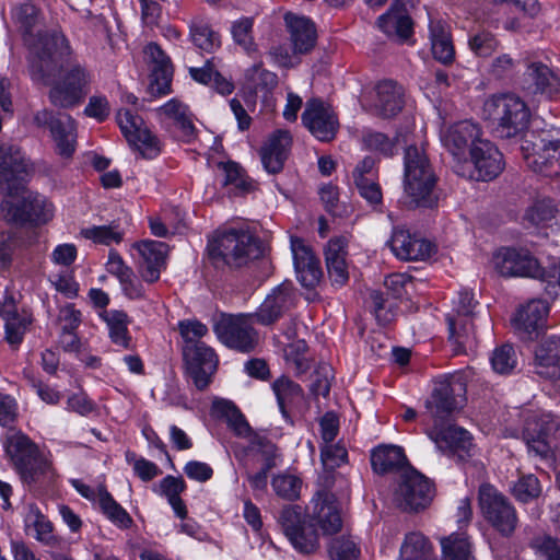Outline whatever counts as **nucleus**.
<instances>
[{"label":"nucleus","instance_id":"f257e3e1","mask_svg":"<svg viewBox=\"0 0 560 560\" xmlns=\"http://www.w3.org/2000/svg\"><path fill=\"white\" fill-rule=\"evenodd\" d=\"M11 18L23 40L37 50L42 77H49L50 63L55 62V56L65 57L71 54L69 40L58 30L42 32L39 28L44 20L42 10L31 2L15 5Z\"/></svg>","mask_w":560,"mask_h":560},{"label":"nucleus","instance_id":"f03ea898","mask_svg":"<svg viewBox=\"0 0 560 560\" xmlns=\"http://www.w3.org/2000/svg\"><path fill=\"white\" fill-rule=\"evenodd\" d=\"M494 269L503 277H529L546 283L544 290L552 299L560 298V259L541 267L528 250L504 247L492 259Z\"/></svg>","mask_w":560,"mask_h":560},{"label":"nucleus","instance_id":"7ed1b4c3","mask_svg":"<svg viewBox=\"0 0 560 560\" xmlns=\"http://www.w3.org/2000/svg\"><path fill=\"white\" fill-rule=\"evenodd\" d=\"M3 447L24 483L28 486L36 483L49 485L56 479L57 474L52 463L24 433L18 432L8 435L3 442Z\"/></svg>","mask_w":560,"mask_h":560},{"label":"nucleus","instance_id":"20e7f679","mask_svg":"<svg viewBox=\"0 0 560 560\" xmlns=\"http://www.w3.org/2000/svg\"><path fill=\"white\" fill-rule=\"evenodd\" d=\"M207 249L215 268H241L262 255L259 240L245 229L218 231Z\"/></svg>","mask_w":560,"mask_h":560},{"label":"nucleus","instance_id":"39448f33","mask_svg":"<svg viewBox=\"0 0 560 560\" xmlns=\"http://www.w3.org/2000/svg\"><path fill=\"white\" fill-rule=\"evenodd\" d=\"M438 178L422 148L409 145L404 154V191L418 207L436 205Z\"/></svg>","mask_w":560,"mask_h":560},{"label":"nucleus","instance_id":"423d86ee","mask_svg":"<svg viewBox=\"0 0 560 560\" xmlns=\"http://www.w3.org/2000/svg\"><path fill=\"white\" fill-rule=\"evenodd\" d=\"M483 116L492 122L497 137L513 139L522 136L528 128L530 112L518 96L499 94L486 100Z\"/></svg>","mask_w":560,"mask_h":560},{"label":"nucleus","instance_id":"0eeeda50","mask_svg":"<svg viewBox=\"0 0 560 560\" xmlns=\"http://www.w3.org/2000/svg\"><path fill=\"white\" fill-rule=\"evenodd\" d=\"M0 209L8 223L32 228L48 223L55 213L54 205L38 192H28L18 201L4 199Z\"/></svg>","mask_w":560,"mask_h":560},{"label":"nucleus","instance_id":"6e6552de","mask_svg":"<svg viewBox=\"0 0 560 560\" xmlns=\"http://www.w3.org/2000/svg\"><path fill=\"white\" fill-rule=\"evenodd\" d=\"M478 503L483 518L502 536H511L518 524L512 502L495 487L483 483L479 487Z\"/></svg>","mask_w":560,"mask_h":560},{"label":"nucleus","instance_id":"1a4fd4ad","mask_svg":"<svg viewBox=\"0 0 560 560\" xmlns=\"http://www.w3.org/2000/svg\"><path fill=\"white\" fill-rule=\"evenodd\" d=\"M476 305L474 293L463 290L458 293L457 301L454 302L453 313L446 315L450 340L454 343L456 353L472 350L477 345V336L471 323Z\"/></svg>","mask_w":560,"mask_h":560},{"label":"nucleus","instance_id":"9d476101","mask_svg":"<svg viewBox=\"0 0 560 560\" xmlns=\"http://www.w3.org/2000/svg\"><path fill=\"white\" fill-rule=\"evenodd\" d=\"M526 165L544 176L560 175V141L548 133L524 139L521 145Z\"/></svg>","mask_w":560,"mask_h":560},{"label":"nucleus","instance_id":"9b49d317","mask_svg":"<svg viewBox=\"0 0 560 560\" xmlns=\"http://www.w3.org/2000/svg\"><path fill=\"white\" fill-rule=\"evenodd\" d=\"M434 497L433 483L415 468L407 466L399 475L394 501L402 511L418 512L425 509Z\"/></svg>","mask_w":560,"mask_h":560},{"label":"nucleus","instance_id":"f8f14e48","mask_svg":"<svg viewBox=\"0 0 560 560\" xmlns=\"http://www.w3.org/2000/svg\"><path fill=\"white\" fill-rule=\"evenodd\" d=\"M468 156L469 164L454 165L456 174L462 177L488 182L498 177L504 168L502 153L489 140L477 142Z\"/></svg>","mask_w":560,"mask_h":560},{"label":"nucleus","instance_id":"ddd939ff","mask_svg":"<svg viewBox=\"0 0 560 560\" xmlns=\"http://www.w3.org/2000/svg\"><path fill=\"white\" fill-rule=\"evenodd\" d=\"M253 319V314L222 315L214 324L213 330L226 347L247 353L258 345V332L252 325Z\"/></svg>","mask_w":560,"mask_h":560},{"label":"nucleus","instance_id":"4468645a","mask_svg":"<svg viewBox=\"0 0 560 560\" xmlns=\"http://www.w3.org/2000/svg\"><path fill=\"white\" fill-rule=\"evenodd\" d=\"M466 392V385L460 376L444 377L435 382L425 408L434 423H444L454 411L460 407L458 397Z\"/></svg>","mask_w":560,"mask_h":560},{"label":"nucleus","instance_id":"2eb2a0df","mask_svg":"<svg viewBox=\"0 0 560 560\" xmlns=\"http://www.w3.org/2000/svg\"><path fill=\"white\" fill-rule=\"evenodd\" d=\"M91 73L80 63H72L49 92L50 102L59 107H71L89 93Z\"/></svg>","mask_w":560,"mask_h":560},{"label":"nucleus","instance_id":"dca6fc26","mask_svg":"<svg viewBox=\"0 0 560 560\" xmlns=\"http://www.w3.org/2000/svg\"><path fill=\"white\" fill-rule=\"evenodd\" d=\"M556 424L549 416L529 412L525 416L522 440L529 456L539 459H550L553 456L551 434Z\"/></svg>","mask_w":560,"mask_h":560},{"label":"nucleus","instance_id":"f3484780","mask_svg":"<svg viewBox=\"0 0 560 560\" xmlns=\"http://www.w3.org/2000/svg\"><path fill=\"white\" fill-rule=\"evenodd\" d=\"M119 128L128 143L144 159H154L161 148L159 139L144 127L142 117L130 109H119L116 115Z\"/></svg>","mask_w":560,"mask_h":560},{"label":"nucleus","instance_id":"a211bd4d","mask_svg":"<svg viewBox=\"0 0 560 560\" xmlns=\"http://www.w3.org/2000/svg\"><path fill=\"white\" fill-rule=\"evenodd\" d=\"M279 523L295 550L305 555L316 551L318 535L311 525L306 526L301 506H285L280 513Z\"/></svg>","mask_w":560,"mask_h":560},{"label":"nucleus","instance_id":"6ab92c4d","mask_svg":"<svg viewBox=\"0 0 560 560\" xmlns=\"http://www.w3.org/2000/svg\"><path fill=\"white\" fill-rule=\"evenodd\" d=\"M37 127H47L56 142L58 154L70 158L75 151V120L68 114L55 115L51 110L40 109L34 114Z\"/></svg>","mask_w":560,"mask_h":560},{"label":"nucleus","instance_id":"aec40b11","mask_svg":"<svg viewBox=\"0 0 560 560\" xmlns=\"http://www.w3.org/2000/svg\"><path fill=\"white\" fill-rule=\"evenodd\" d=\"M28 162L18 147L0 144V192L16 195L28 175Z\"/></svg>","mask_w":560,"mask_h":560},{"label":"nucleus","instance_id":"412c9836","mask_svg":"<svg viewBox=\"0 0 560 560\" xmlns=\"http://www.w3.org/2000/svg\"><path fill=\"white\" fill-rule=\"evenodd\" d=\"M482 131L472 120H460L450 126L442 133V142L456 160L455 165L469 164L468 155L477 142L482 141Z\"/></svg>","mask_w":560,"mask_h":560},{"label":"nucleus","instance_id":"4be33fe9","mask_svg":"<svg viewBox=\"0 0 560 560\" xmlns=\"http://www.w3.org/2000/svg\"><path fill=\"white\" fill-rule=\"evenodd\" d=\"M427 434L438 450L448 457L463 462L471 456L472 439L469 432L463 428L434 423Z\"/></svg>","mask_w":560,"mask_h":560},{"label":"nucleus","instance_id":"5701e85b","mask_svg":"<svg viewBox=\"0 0 560 560\" xmlns=\"http://www.w3.org/2000/svg\"><path fill=\"white\" fill-rule=\"evenodd\" d=\"M183 357L195 386L200 390L207 388L218 365V357L213 349L206 343L185 345Z\"/></svg>","mask_w":560,"mask_h":560},{"label":"nucleus","instance_id":"b1692460","mask_svg":"<svg viewBox=\"0 0 560 560\" xmlns=\"http://www.w3.org/2000/svg\"><path fill=\"white\" fill-rule=\"evenodd\" d=\"M302 122L316 139L325 142L331 141L339 128L334 109L318 98L307 101Z\"/></svg>","mask_w":560,"mask_h":560},{"label":"nucleus","instance_id":"393cba45","mask_svg":"<svg viewBox=\"0 0 560 560\" xmlns=\"http://www.w3.org/2000/svg\"><path fill=\"white\" fill-rule=\"evenodd\" d=\"M133 247L139 255L137 268L140 277L147 283L156 282L166 268L168 246L160 241L144 240Z\"/></svg>","mask_w":560,"mask_h":560},{"label":"nucleus","instance_id":"a878e982","mask_svg":"<svg viewBox=\"0 0 560 560\" xmlns=\"http://www.w3.org/2000/svg\"><path fill=\"white\" fill-rule=\"evenodd\" d=\"M296 295L292 282L284 281L266 296L253 315L257 323L271 325L293 307Z\"/></svg>","mask_w":560,"mask_h":560},{"label":"nucleus","instance_id":"bb28decb","mask_svg":"<svg viewBox=\"0 0 560 560\" xmlns=\"http://www.w3.org/2000/svg\"><path fill=\"white\" fill-rule=\"evenodd\" d=\"M143 52L145 60L151 65V93L160 96L171 93L174 72L171 58L156 43L148 44Z\"/></svg>","mask_w":560,"mask_h":560},{"label":"nucleus","instance_id":"cd10ccee","mask_svg":"<svg viewBox=\"0 0 560 560\" xmlns=\"http://www.w3.org/2000/svg\"><path fill=\"white\" fill-rule=\"evenodd\" d=\"M393 254L400 260H425L435 253L430 241L397 228L388 242Z\"/></svg>","mask_w":560,"mask_h":560},{"label":"nucleus","instance_id":"c85d7f7f","mask_svg":"<svg viewBox=\"0 0 560 560\" xmlns=\"http://www.w3.org/2000/svg\"><path fill=\"white\" fill-rule=\"evenodd\" d=\"M548 313L549 304L546 301L533 299L517 310L513 325L523 338L532 340L545 327Z\"/></svg>","mask_w":560,"mask_h":560},{"label":"nucleus","instance_id":"c756f323","mask_svg":"<svg viewBox=\"0 0 560 560\" xmlns=\"http://www.w3.org/2000/svg\"><path fill=\"white\" fill-rule=\"evenodd\" d=\"M312 521L324 535H335L341 530L342 518L336 497L328 491H319L313 499Z\"/></svg>","mask_w":560,"mask_h":560},{"label":"nucleus","instance_id":"7c9ffc66","mask_svg":"<svg viewBox=\"0 0 560 560\" xmlns=\"http://www.w3.org/2000/svg\"><path fill=\"white\" fill-rule=\"evenodd\" d=\"M404 106V91L393 80H383L374 88V96L371 110L382 118L396 116Z\"/></svg>","mask_w":560,"mask_h":560},{"label":"nucleus","instance_id":"2f4dec72","mask_svg":"<svg viewBox=\"0 0 560 560\" xmlns=\"http://www.w3.org/2000/svg\"><path fill=\"white\" fill-rule=\"evenodd\" d=\"M347 246V238L337 236L329 240L325 247L326 268L329 280L335 287H343L349 280Z\"/></svg>","mask_w":560,"mask_h":560},{"label":"nucleus","instance_id":"473e14b6","mask_svg":"<svg viewBox=\"0 0 560 560\" xmlns=\"http://www.w3.org/2000/svg\"><path fill=\"white\" fill-rule=\"evenodd\" d=\"M292 138L285 130L275 131L260 149L264 168L270 174L280 173L288 159Z\"/></svg>","mask_w":560,"mask_h":560},{"label":"nucleus","instance_id":"72a5a7b5","mask_svg":"<svg viewBox=\"0 0 560 560\" xmlns=\"http://www.w3.org/2000/svg\"><path fill=\"white\" fill-rule=\"evenodd\" d=\"M535 372L547 380L560 377L559 336H548L538 343L535 350Z\"/></svg>","mask_w":560,"mask_h":560},{"label":"nucleus","instance_id":"f704fd0d","mask_svg":"<svg viewBox=\"0 0 560 560\" xmlns=\"http://www.w3.org/2000/svg\"><path fill=\"white\" fill-rule=\"evenodd\" d=\"M0 316L4 320L5 340L13 347H19L32 323V316L27 312H19L12 295L4 299L0 307Z\"/></svg>","mask_w":560,"mask_h":560},{"label":"nucleus","instance_id":"c9c22d12","mask_svg":"<svg viewBox=\"0 0 560 560\" xmlns=\"http://www.w3.org/2000/svg\"><path fill=\"white\" fill-rule=\"evenodd\" d=\"M159 117H165L173 120L174 127L177 131V137L185 142H190L196 137V127L192 121V115L188 106L172 98L163 106L155 109Z\"/></svg>","mask_w":560,"mask_h":560},{"label":"nucleus","instance_id":"e433bc0d","mask_svg":"<svg viewBox=\"0 0 560 560\" xmlns=\"http://www.w3.org/2000/svg\"><path fill=\"white\" fill-rule=\"evenodd\" d=\"M284 22L295 54L308 52L316 43V30L310 19L287 13Z\"/></svg>","mask_w":560,"mask_h":560},{"label":"nucleus","instance_id":"4c0bfd02","mask_svg":"<svg viewBox=\"0 0 560 560\" xmlns=\"http://www.w3.org/2000/svg\"><path fill=\"white\" fill-rule=\"evenodd\" d=\"M380 30L389 38L407 40L412 35V21L406 9L393 5L377 20Z\"/></svg>","mask_w":560,"mask_h":560},{"label":"nucleus","instance_id":"58836bf2","mask_svg":"<svg viewBox=\"0 0 560 560\" xmlns=\"http://www.w3.org/2000/svg\"><path fill=\"white\" fill-rule=\"evenodd\" d=\"M429 34L434 59L443 65L452 63L455 58V49L448 27L442 21L431 20Z\"/></svg>","mask_w":560,"mask_h":560},{"label":"nucleus","instance_id":"ea45409f","mask_svg":"<svg viewBox=\"0 0 560 560\" xmlns=\"http://www.w3.org/2000/svg\"><path fill=\"white\" fill-rule=\"evenodd\" d=\"M371 465L375 472L383 475L404 468L407 465V458L402 447L383 445L373 450Z\"/></svg>","mask_w":560,"mask_h":560},{"label":"nucleus","instance_id":"a19ab883","mask_svg":"<svg viewBox=\"0 0 560 560\" xmlns=\"http://www.w3.org/2000/svg\"><path fill=\"white\" fill-rule=\"evenodd\" d=\"M525 75L527 80L532 81L528 89L533 93H545L551 95L560 92V78L548 66L541 62L530 63Z\"/></svg>","mask_w":560,"mask_h":560},{"label":"nucleus","instance_id":"79ce46f5","mask_svg":"<svg viewBox=\"0 0 560 560\" xmlns=\"http://www.w3.org/2000/svg\"><path fill=\"white\" fill-rule=\"evenodd\" d=\"M101 317L106 323L110 341L122 349H130L132 338L128 330L127 313L118 310H104Z\"/></svg>","mask_w":560,"mask_h":560},{"label":"nucleus","instance_id":"37998d69","mask_svg":"<svg viewBox=\"0 0 560 560\" xmlns=\"http://www.w3.org/2000/svg\"><path fill=\"white\" fill-rule=\"evenodd\" d=\"M189 37L201 50L212 52L221 46V37L203 16H195L189 23Z\"/></svg>","mask_w":560,"mask_h":560},{"label":"nucleus","instance_id":"c03bdc74","mask_svg":"<svg viewBox=\"0 0 560 560\" xmlns=\"http://www.w3.org/2000/svg\"><path fill=\"white\" fill-rule=\"evenodd\" d=\"M97 503L103 514L117 527L127 529L132 525L129 513L113 498L105 485L97 487Z\"/></svg>","mask_w":560,"mask_h":560},{"label":"nucleus","instance_id":"a18cd8bd","mask_svg":"<svg viewBox=\"0 0 560 560\" xmlns=\"http://www.w3.org/2000/svg\"><path fill=\"white\" fill-rule=\"evenodd\" d=\"M25 529L33 528L34 538L45 545L54 541L52 523L42 513L39 508L31 503L27 505V512L24 516Z\"/></svg>","mask_w":560,"mask_h":560},{"label":"nucleus","instance_id":"49530a36","mask_svg":"<svg viewBox=\"0 0 560 560\" xmlns=\"http://www.w3.org/2000/svg\"><path fill=\"white\" fill-rule=\"evenodd\" d=\"M442 560H476L471 544L463 533H454L441 539Z\"/></svg>","mask_w":560,"mask_h":560},{"label":"nucleus","instance_id":"de8ad7c7","mask_svg":"<svg viewBox=\"0 0 560 560\" xmlns=\"http://www.w3.org/2000/svg\"><path fill=\"white\" fill-rule=\"evenodd\" d=\"M432 546L430 541L417 532L405 536L400 547V560H431Z\"/></svg>","mask_w":560,"mask_h":560},{"label":"nucleus","instance_id":"09e8293b","mask_svg":"<svg viewBox=\"0 0 560 560\" xmlns=\"http://www.w3.org/2000/svg\"><path fill=\"white\" fill-rule=\"evenodd\" d=\"M272 389L283 415L285 413L287 406L301 400L303 397L302 387L284 375L273 382Z\"/></svg>","mask_w":560,"mask_h":560},{"label":"nucleus","instance_id":"8fccbe9b","mask_svg":"<svg viewBox=\"0 0 560 560\" xmlns=\"http://www.w3.org/2000/svg\"><path fill=\"white\" fill-rule=\"evenodd\" d=\"M302 485V479L289 471L280 472L271 479V487L276 494L288 501L300 498Z\"/></svg>","mask_w":560,"mask_h":560},{"label":"nucleus","instance_id":"3c124183","mask_svg":"<svg viewBox=\"0 0 560 560\" xmlns=\"http://www.w3.org/2000/svg\"><path fill=\"white\" fill-rule=\"evenodd\" d=\"M397 137L389 138L387 135L368 130L363 133L362 142L365 150L376 152L385 158H390L397 150Z\"/></svg>","mask_w":560,"mask_h":560},{"label":"nucleus","instance_id":"603ef678","mask_svg":"<svg viewBox=\"0 0 560 560\" xmlns=\"http://www.w3.org/2000/svg\"><path fill=\"white\" fill-rule=\"evenodd\" d=\"M26 242L21 232L0 233V270H8L18 249L24 247Z\"/></svg>","mask_w":560,"mask_h":560},{"label":"nucleus","instance_id":"864d4df0","mask_svg":"<svg viewBox=\"0 0 560 560\" xmlns=\"http://www.w3.org/2000/svg\"><path fill=\"white\" fill-rule=\"evenodd\" d=\"M559 212L558 205L550 198L536 200L525 213L524 219L533 225H540L550 222Z\"/></svg>","mask_w":560,"mask_h":560},{"label":"nucleus","instance_id":"5fc2aeb1","mask_svg":"<svg viewBox=\"0 0 560 560\" xmlns=\"http://www.w3.org/2000/svg\"><path fill=\"white\" fill-rule=\"evenodd\" d=\"M287 363L294 368L295 374L306 373L311 368V360L307 357L308 346L304 340H296L283 349Z\"/></svg>","mask_w":560,"mask_h":560},{"label":"nucleus","instance_id":"6e6d98bb","mask_svg":"<svg viewBox=\"0 0 560 560\" xmlns=\"http://www.w3.org/2000/svg\"><path fill=\"white\" fill-rule=\"evenodd\" d=\"M492 369L498 374H510L517 365V357L511 345H502L493 350L490 359Z\"/></svg>","mask_w":560,"mask_h":560},{"label":"nucleus","instance_id":"4d7b16f0","mask_svg":"<svg viewBox=\"0 0 560 560\" xmlns=\"http://www.w3.org/2000/svg\"><path fill=\"white\" fill-rule=\"evenodd\" d=\"M221 410L228 427L236 436L245 439L253 431L244 415L234 404L224 401Z\"/></svg>","mask_w":560,"mask_h":560},{"label":"nucleus","instance_id":"13d9d810","mask_svg":"<svg viewBox=\"0 0 560 560\" xmlns=\"http://www.w3.org/2000/svg\"><path fill=\"white\" fill-rule=\"evenodd\" d=\"M253 26L254 20L246 16L233 22L231 27L234 42L248 54L256 50L253 37Z\"/></svg>","mask_w":560,"mask_h":560},{"label":"nucleus","instance_id":"bf43d9fd","mask_svg":"<svg viewBox=\"0 0 560 560\" xmlns=\"http://www.w3.org/2000/svg\"><path fill=\"white\" fill-rule=\"evenodd\" d=\"M218 167L222 171L224 186H234L241 191H248L252 187V183L245 175L244 170L235 162L219 163Z\"/></svg>","mask_w":560,"mask_h":560},{"label":"nucleus","instance_id":"052dcab7","mask_svg":"<svg viewBox=\"0 0 560 560\" xmlns=\"http://www.w3.org/2000/svg\"><path fill=\"white\" fill-rule=\"evenodd\" d=\"M81 236L102 245L119 243L122 240V233L115 225H100L82 229Z\"/></svg>","mask_w":560,"mask_h":560},{"label":"nucleus","instance_id":"680f3d73","mask_svg":"<svg viewBox=\"0 0 560 560\" xmlns=\"http://www.w3.org/2000/svg\"><path fill=\"white\" fill-rule=\"evenodd\" d=\"M126 460L132 466L135 474L144 482L151 481L162 474V470L155 463L138 457L131 451L126 452Z\"/></svg>","mask_w":560,"mask_h":560},{"label":"nucleus","instance_id":"e2e57ef3","mask_svg":"<svg viewBox=\"0 0 560 560\" xmlns=\"http://www.w3.org/2000/svg\"><path fill=\"white\" fill-rule=\"evenodd\" d=\"M312 383L310 389L315 396L326 397L330 392L332 380V368L328 363H319L311 375Z\"/></svg>","mask_w":560,"mask_h":560},{"label":"nucleus","instance_id":"0e129e2a","mask_svg":"<svg viewBox=\"0 0 560 560\" xmlns=\"http://www.w3.org/2000/svg\"><path fill=\"white\" fill-rule=\"evenodd\" d=\"M469 48L478 57H489L499 47V42L490 32H479L469 37Z\"/></svg>","mask_w":560,"mask_h":560},{"label":"nucleus","instance_id":"69168bd1","mask_svg":"<svg viewBox=\"0 0 560 560\" xmlns=\"http://www.w3.org/2000/svg\"><path fill=\"white\" fill-rule=\"evenodd\" d=\"M513 494L521 502H528L540 494V483L534 475L522 476L513 486Z\"/></svg>","mask_w":560,"mask_h":560},{"label":"nucleus","instance_id":"338daca9","mask_svg":"<svg viewBox=\"0 0 560 560\" xmlns=\"http://www.w3.org/2000/svg\"><path fill=\"white\" fill-rule=\"evenodd\" d=\"M295 272L300 283L307 289L315 288L323 276L319 260L316 257L298 266Z\"/></svg>","mask_w":560,"mask_h":560},{"label":"nucleus","instance_id":"774afa93","mask_svg":"<svg viewBox=\"0 0 560 560\" xmlns=\"http://www.w3.org/2000/svg\"><path fill=\"white\" fill-rule=\"evenodd\" d=\"M245 439L248 440L247 450L249 452L259 453L264 463L275 462L277 447L267 436L252 431Z\"/></svg>","mask_w":560,"mask_h":560}]
</instances>
